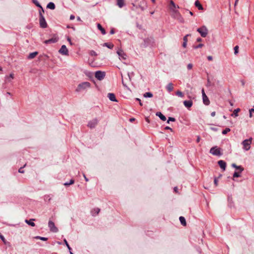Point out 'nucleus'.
Segmentation results:
<instances>
[{
  "label": "nucleus",
  "instance_id": "obj_1",
  "mask_svg": "<svg viewBox=\"0 0 254 254\" xmlns=\"http://www.w3.org/2000/svg\"><path fill=\"white\" fill-rule=\"evenodd\" d=\"M91 86L90 82L87 81L83 82L78 84L76 89L77 92H81L84 90H86L88 88H89Z\"/></svg>",
  "mask_w": 254,
  "mask_h": 254
},
{
  "label": "nucleus",
  "instance_id": "obj_2",
  "mask_svg": "<svg viewBox=\"0 0 254 254\" xmlns=\"http://www.w3.org/2000/svg\"><path fill=\"white\" fill-rule=\"evenodd\" d=\"M252 142V138L251 137L249 139H247L243 141L242 142V144L243 146V149L246 150L248 151L251 148V144Z\"/></svg>",
  "mask_w": 254,
  "mask_h": 254
},
{
  "label": "nucleus",
  "instance_id": "obj_3",
  "mask_svg": "<svg viewBox=\"0 0 254 254\" xmlns=\"http://www.w3.org/2000/svg\"><path fill=\"white\" fill-rule=\"evenodd\" d=\"M197 31L202 37H205L208 34V29L205 26H202L200 28H197Z\"/></svg>",
  "mask_w": 254,
  "mask_h": 254
},
{
  "label": "nucleus",
  "instance_id": "obj_4",
  "mask_svg": "<svg viewBox=\"0 0 254 254\" xmlns=\"http://www.w3.org/2000/svg\"><path fill=\"white\" fill-rule=\"evenodd\" d=\"M210 153L216 156H221L222 155L220 149L217 148V146L212 147L210 150Z\"/></svg>",
  "mask_w": 254,
  "mask_h": 254
},
{
  "label": "nucleus",
  "instance_id": "obj_5",
  "mask_svg": "<svg viewBox=\"0 0 254 254\" xmlns=\"http://www.w3.org/2000/svg\"><path fill=\"white\" fill-rule=\"evenodd\" d=\"M39 22L41 27L43 28H46L47 26V24L45 20V19L41 12H40V18H39Z\"/></svg>",
  "mask_w": 254,
  "mask_h": 254
},
{
  "label": "nucleus",
  "instance_id": "obj_6",
  "mask_svg": "<svg viewBox=\"0 0 254 254\" xmlns=\"http://www.w3.org/2000/svg\"><path fill=\"white\" fill-rule=\"evenodd\" d=\"M105 76V72L101 71H97L95 73V77L98 80H101L104 78Z\"/></svg>",
  "mask_w": 254,
  "mask_h": 254
},
{
  "label": "nucleus",
  "instance_id": "obj_7",
  "mask_svg": "<svg viewBox=\"0 0 254 254\" xmlns=\"http://www.w3.org/2000/svg\"><path fill=\"white\" fill-rule=\"evenodd\" d=\"M132 4L133 5V6L134 7H135L136 8H137L138 7H139L142 10H144L147 7L146 2L144 0H143L142 1L140 2V3L138 5V6L136 5L134 3H132Z\"/></svg>",
  "mask_w": 254,
  "mask_h": 254
},
{
  "label": "nucleus",
  "instance_id": "obj_8",
  "mask_svg": "<svg viewBox=\"0 0 254 254\" xmlns=\"http://www.w3.org/2000/svg\"><path fill=\"white\" fill-rule=\"evenodd\" d=\"M48 226L51 231L55 233L58 231V228L55 226V224L53 221L50 220L49 221Z\"/></svg>",
  "mask_w": 254,
  "mask_h": 254
},
{
  "label": "nucleus",
  "instance_id": "obj_9",
  "mask_svg": "<svg viewBox=\"0 0 254 254\" xmlns=\"http://www.w3.org/2000/svg\"><path fill=\"white\" fill-rule=\"evenodd\" d=\"M98 123L97 119H94L88 122V127L91 128H94Z\"/></svg>",
  "mask_w": 254,
  "mask_h": 254
},
{
  "label": "nucleus",
  "instance_id": "obj_10",
  "mask_svg": "<svg viewBox=\"0 0 254 254\" xmlns=\"http://www.w3.org/2000/svg\"><path fill=\"white\" fill-rule=\"evenodd\" d=\"M59 52L63 55H68V51L65 45H63Z\"/></svg>",
  "mask_w": 254,
  "mask_h": 254
},
{
  "label": "nucleus",
  "instance_id": "obj_11",
  "mask_svg": "<svg viewBox=\"0 0 254 254\" xmlns=\"http://www.w3.org/2000/svg\"><path fill=\"white\" fill-rule=\"evenodd\" d=\"M117 54L119 56L120 59L122 58L123 60L126 59L127 55L122 50H119L117 51Z\"/></svg>",
  "mask_w": 254,
  "mask_h": 254
},
{
  "label": "nucleus",
  "instance_id": "obj_12",
  "mask_svg": "<svg viewBox=\"0 0 254 254\" xmlns=\"http://www.w3.org/2000/svg\"><path fill=\"white\" fill-rule=\"evenodd\" d=\"M218 164L219 165L220 167L223 170L225 171L226 167V163L223 160H219L218 162Z\"/></svg>",
  "mask_w": 254,
  "mask_h": 254
},
{
  "label": "nucleus",
  "instance_id": "obj_13",
  "mask_svg": "<svg viewBox=\"0 0 254 254\" xmlns=\"http://www.w3.org/2000/svg\"><path fill=\"white\" fill-rule=\"evenodd\" d=\"M184 106L188 108H190L192 105V102L191 100H185L183 102Z\"/></svg>",
  "mask_w": 254,
  "mask_h": 254
},
{
  "label": "nucleus",
  "instance_id": "obj_14",
  "mask_svg": "<svg viewBox=\"0 0 254 254\" xmlns=\"http://www.w3.org/2000/svg\"><path fill=\"white\" fill-rule=\"evenodd\" d=\"M108 97L109 99L113 102H117V100L116 99V96L114 93H110L108 94Z\"/></svg>",
  "mask_w": 254,
  "mask_h": 254
},
{
  "label": "nucleus",
  "instance_id": "obj_15",
  "mask_svg": "<svg viewBox=\"0 0 254 254\" xmlns=\"http://www.w3.org/2000/svg\"><path fill=\"white\" fill-rule=\"evenodd\" d=\"M100 211V209L99 208H94L91 211V213L92 216H95L98 214Z\"/></svg>",
  "mask_w": 254,
  "mask_h": 254
},
{
  "label": "nucleus",
  "instance_id": "obj_16",
  "mask_svg": "<svg viewBox=\"0 0 254 254\" xmlns=\"http://www.w3.org/2000/svg\"><path fill=\"white\" fill-rule=\"evenodd\" d=\"M156 115L159 117V118L163 121H165L166 120V117L160 112H157Z\"/></svg>",
  "mask_w": 254,
  "mask_h": 254
},
{
  "label": "nucleus",
  "instance_id": "obj_17",
  "mask_svg": "<svg viewBox=\"0 0 254 254\" xmlns=\"http://www.w3.org/2000/svg\"><path fill=\"white\" fill-rule=\"evenodd\" d=\"M203 102L205 105H208L210 104V101L206 95L203 96L202 97Z\"/></svg>",
  "mask_w": 254,
  "mask_h": 254
},
{
  "label": "nucleus",
  "instance_id": "obj_18",
  "mask_svg": "<svg viewBox=\"0 0 254 254\" xmlns=\"http://www.w3.org/2000/svg\"><path fill=\"white\" fill-rule=\"evenodd\" d=\"M190 36V34L186 35L183 38L184 42L183 43V47L184 48H186L187 47V42H188V37Z\"/></svg>",
  "mask_w": 254,
  "mask_h": 254
},
{
  "label": "nucleus",
  "instance_id": "obj_19",
  "mask_svg": "<svg viewBox=\"0 0 254 254\" xmlns=\"http://www.w3.org/2000/svg\"><path fill=\"white\" fill-rule=\"evenodd\" d=\"M194 5L196 7H197V8L199 10H203V6H202V5L200 4V3L199 2V1L198 0H197L195 1Z\"/></svg>",
  "mask_w": 254,
  "mask_h": 254
},
{
  "label": "nucleus",
  "instance_id": "obj_20",
  "mask_svg": "<svg viewBox=\"0 0 254 254\" xmlns=\"http://www.w3.org/2000/svg\"><path fill=\"white\" fill-rule=\"evenodd\" d=\"M171 9L174 12V16L176 18H179V17H181V15L179 13V12L176 9H173L172 8H171Z\"/></svg>",
  "mask_w": 254,
  "mask_h": 254
},
{
  "label": "nucleus",
  "instance_id": "obj_21",
  "mask_svg": "<svg viewBox=\"0 0 254 254\" xmlns=\"http://www.w3.org/2000/svg\"><path fill=\"white\" fill-rule=\"evenodd\" d=\"M97 28L101 32L103 35H105L106 32L105 30L102 27L101 25L99 23L97 24Z\"/></svg>",
  "mask_w": 254,
  "mask_h": 254
},
{
  "label": "nucleus",
  "instance_id": "obj_22",
  "mask_svg": "<svg viewBox=\"0 0 254 254\" xmlns=\"http://www.w3.org/2000/svg\"><path fill=\"white\" fill-rule=\"evenodd\" d=\"M117 5L120 8L123 7L125 5L124 0H117Z\"/></svg>",
  "mask_w": 254,
  "mask_h": 254
},
{
  "label": "nucleus",
  "instance_id": "obj_23",
  "mask_svg": "<svg viewBox=\"0 0 254 254\" xmlns=\"http://www.w3.org/2000/svg\"><path fill=\"white\" fill-rule=\"evenodd\" d=\"M166 89L169 92L172 91L173 90L174 87L172 83H169L167 86H166Z\"/></svg>",
  "mask_w": 254,
  "mask_h": 254
},
{
  "label": "nucleus",
  "instance_id": "obj_24",
  "mask_svg": "<svg viewBox=\"0 0 254 254\" xmlns=\"http://www.w3.org/2000/svg\"><path fill=\"white\" fill-rule=\"evenodd\" d=\"M38 53L37 52H34L33 53H31L28 56V59H32L34 58L37 55Z\"/></svg>",
  "mask_w": 254,
  "mask_h": 254
},
{
  "label": "nucleus",
  "instance_id": "obj_25",
  "mask_svg": "<svg viewBox=\"0 0 254 254\" xmlns=\"http://www.w3.org/2000/svg\"><path fill=\"white\" fill-rule=\"evenodd\" d=\"M34 220V219H30L29 220H25V222L29 225L34 227L35 226V224L33 222Z\"/></svg>",
  "mask_w": 254,
  "mask_h": 254
},
{
  "label": "nucleus",
  "instance_id": "obj_26",
  "mask_svg": "<svg viewBox=\"0 0 254 254\" xmlns=\"http://www.w3.org/2000/svg\"><path fill=\"white\" fill-rule=\"evenodd\" d=\"M47 7L51 9H54L55 8V5L53 2H50L47 4Z\"/></svg>",
  "mask_w": 254,
  "mask_h": 254
},
{
  "label": "nucleus",
  "instance_id": "obj_27",
  "mask_svg": "<svg viewBox=\"0 0 254 254\" xmlns=\"http://www.w3.org/2000/svg\"><path fill=\"white\" fill-rule=\"evenodd\" d=\"M179 220L182 225H183V226L186 225V221L184 217L180 216L179 218Z\"/></svg>",
  "mask_w": 254,
  "mask_h": 254
},
{
  "label": "nucleus",
  "instance_id": "obj_28",
  "mask_svg": "<svg viewBox=\"0 0 254 254\" xmlns=\"http://www.w3.org/2000/svg\"><path fill=\"white\" fill-rule=\"evenodd\" d=\"M103 46L107 47L109 49H112L114 47V45L112 43H105L103 44Z\"/></svg>",
  "mask_w": 254,
  "mask_h": 254
},
{
  "label": "nucleus",
  "instance_id": "obj_29",
  "mask_svg": "<svg viewBox=\"0 0 254 254\" xmlns=\"http://www.w3.org/2000/svg\"><path fill=\"white\" fill-rule=\"evenodd\" d=\"M143 96L145 98H151L153 97V94L151 92H146L144 94Z\"/></svg>",
  "mask_w": 254,
  "mask_h": 254
},
{
  "label": "nucleus",
  "instance_id": "obj_30",
  "mask_svg": "<svg viewBox=\"0 0 254 254\" xmlns=\"http://www.w3.org/2000/svg\"><path fill=\"white\" fill-rule=\"evenodd\" d=\"M170 3L172 6V7L171 8H172L173 9H176V8H179V6L176 5L175 4V3H174V2L172 0L170 1Z\"/></svg>",
  "mask_w": 254,
  "mask_h": 254
},
{
  "label": "nucleus",
  "instance_id": "obj_31",
  "mask_svg": "<svg viewBox=\"0 0 254 254\" xmlns=\"http://www.w3.org/2000/svg\"><path fill=\"white\" fill-rule=\"evenodd\" d=\"M74 180L71 179L69 182H66V183H64V185L65 186H68L73 184L74 183Z\"/></svg>",
  "mask_w": 254,
  "mask_h": 254
},
{
  "label": "nucleus",
  "instance_id": "obj_32",
  "mask_svg": "<svg viewBox=\"0 0 254 254\" xmlns=\"http://www.w3.org/2000/svg\"><path fill=\"white\" fill-rule=\"evenodd\" d=\"M34 238L36 239H40V240L44 241H46L48 240L47 238L42 237H40V236H36L34 237Z\"/></svg>",
  "mask_w": 254,
  "mask_h": 254
},
{
  "label": "nucleus",
  "instance_id": "obj_33",
  "mask_svg": "<svg viewBox=\"0 0 254 254\" xmlns=\"http://www.w3.org/2000/svg\"><path fill=\"white\" fill-rule=\"evenodd\" d=\"M240 111V109L239 108H237L235 110H234L233 114H232V116L233 115L235 116V117H237L238 116V112Z\"/></svg>",
  "mask_w": 254,
  "mask_h": 254
},
{
  "label": "nucleus",
  "instance_id": "obj_34",
  "mask_svg": "<svg viewBox=\"0 0 254 254\" xmlns=\"http://www.w3.org/2000/svg\"><path fill=\"white\" fill-rule=\"evenodd\" d=\"M231 129L230 128H228V127H227L224 130H223L222 132V133L223 134H227L228 132L230 131Z\"/></svg>",
  "mask_w": 254,
  "mask_h": 254
},
{
  "label": "nucleus",
  "instance_id": "obj_35",
  "mask_svg": "<svg viewBox=\"0 0 254 254\" xmlns=\"http://www.w3.org/2000/svg\"><path fill=\"white\" fill-rule=\"evenodd\" d=\"M240 172L239 171V172H235L233 174V177L234 178H238V177H241V175H240Z\"/></svg>",
  "mask_w": 254,
  "mask_h": 254
},
{
  "label": "nucleus",
  "instance_id": "obj_36",
  "mask_svg": "<svg viewBox=\"0 0 254 254\" xmlns=\"http://www.w3.org/2000/svg\"><path fill=\"white\" fill-rule=\"evenodd\" d=\"M176 94L177 96H179L180 97H182V98L184 97V94L182 92H181L180 91H177L176 93Z\"/></svg>",
  "mask_w": 254,
  "mask_h": 254
},
{
  "label": "nucleus",
  "instance_id": "obj_37",
  "mask_svg": "<svg viewBox=\"0 0 254 254\" xmlns=\"http://www.w3.org/2000/svg\"><path fill=\"white\" fill-rule=\"evenodd\" d=\"M236 169L237 170H239L240 173L242 172L244 170V168L242 167L241 166H237Z\"/></svg>",
  "mask_w": 254,
  "mask_h": 254
},
{
  "label": "nucleus",
  "instance_id": "obj_38",
  "mask_svg": "<svg viewBox=\"0 0 254 254\" xmlns=\"http://www.w3.org/2000/svg\"><path fill=\"white\" fill-rule=\"evenodd\" d=\"M54 42H55V41L53 39H50L46 40L45 41V43H46V44H49V43H54Z\"/></svg>",
  "mask_w": 254,
  "mask_h": 254
},
{
  "label": "nucleus",
  "instance_id": "obj_39",
  "mask_svg": "<svg viewBox=\"0 0 254 254\" xmlns=\"http://www.w3.org/2000/svg\"><path fill=\"white\" fill-rule=\"evenodd\" d=\"M64 243H65V244L66 245V247H67L68 249L69 250V251H71V248L70 247L69 245H68L66 239H64Z\"/></svg>",
  "mask_w": 254,
  "mask_h": 254
},
{
  "label": "nucleus",
  "instance_id": "obj_40",
  "mask_svg": "<svg viewBox=\"0 0 254 254\" xmlns=\"http://www.w3.org/2000/svg\"><path fill=\"white\" fill-rule=\"evenodd\" d=\"M176 121V119L174 118L173 117H169L168 120L167 121V123L169 124L170 121L171 122H175Z\"/></svg>",
  "mask_w": 254,
  "mask_h": 254
},
{
  "label": "nucleus",
  "instance_id": "obj_41",
  "mask_svg": "<svg viewBox=\"0 0 254 254\" xmlns=\"http://www.w3.org/2000/svg\"><path fill=\"white\" fill-rule=\"evenodd\" d=\"M33 2L36 4V6L40 7H42L41 5L37 0H33Z\"/></svg>",
  "mask_w": 254,
  "mask_h": 254
},
{
  "label": "nucleus",
  "instance_id": "obj_42",
  "mask_svg": "<svg viewBox=\"0 0 254 254\" xmlns=\"http://www.w3.org/2000/svg\"><path fill=\"white\" fill-rule=\"evenodd\" d=\"M249 112H250L249 116L250 118H252L253 117V115H252L253 112L254 113V108L251 109L249 110Z\"/></svg>",
  "mask_w": 254,
  "mask_h": 254
},
{
  "label": "nucleus",
  "instance_id": "obj_43",
  "mask_svg": "<svg viewBox=\"0 0 254 254\" xmlns=\"http://www.w3.org/2000/svg\"><path fill=\"white\" fill-rule=\"evenodd\" d=\"M25 166H26V164H25V165H24V166H23V167L20 168L19 169V170H18V172H19V173H23L24 172V170H23V168H24Z\"/></svg>",
  "mask_w": 254,
  "mask_h": 254
},
{
  "label": "nucleus",
  "instance_id": "obj_44",
  "mask_svg": "<svg viewBox=\"0 0 254 254\" xmlns=\"http://www.w3.org/2000/svg\"><path fill=\"white\" fill-rule=\"evenodd\" d=\"M238 49H239L238 46H236L234 47V53H235V54H237L238 53Z\"/></svg>",
  "mask_w": 254,
  "mask_h": 254
},
{
  "label": "nucleus",
  "instance_id": "obj_45",
  "mask_svg": "<svg viewBox=\"0 0 254 254\" xmlns=\"http://www.w3.org/2000/svg\"><path fill=\"white\" fill-rule=\"evenodd\" d=\"M0 239L3 241V242L4 243H6V241H5V239L4 238V237L0 234Z\"/></svg>",
  "mask_w": 254,
  "mask_h": 254
},
{
  "label": "nucleus",
  "instance_id": "obj_46",
  "mask_svg": "<svg viewBox=\"0 0 254 254\" xmlns=\"http://www.w3.org/2000/svg\"><path fill=\"white\" fill-rule=\"evenodd\" d=\"M192 64H188L187 65V68L189 70H190L192 68Z\"/></svg>",
  "mask_w": 254,
  "mask_h": 254
},
{
  "label": "nucleus",
  "instance_id": "obj_47",
  "mask_svg": "<svg viewBox=\"0 0 254 254\" xmlns=\"http://www.w3.org/2000/svg\"><path fill=\"white\" fill-rule=\"evenodd\" d=\"M203 46V44H200L198 45L197 46L194 47V48L195 49L200 48H201Z\"/></svg>",
  "mask_w": 254,
  "mask_h": 254
},
{
  "label": "nucleus",
  "instance_id": "obj_48",
  "mask_svg": "<svg viewBox=\"0 0 254 254\" xmlns=\"http://www.w3.org/2000/svg\"><path fill=\"white\" fill-rule=\"evenodd\" d=\"M165 129H166V130H170L172 131V128H171V127H168V126H167V127H165Z\"/></svg>",
  "mask_w": 254,
  "mask_h": 254
},
{
  "label": "nucleus",
  "instance_id": "obj_49",
  "mask_svg": "<svg viewBox=\"0 0 254 254\" xmlns=\"http://www.w3.org/2000/svg\"><path fill=\"white\" fill-rule=\"evenodd\" d=\"M214 184H215V186H217V185H218V181H217V179L216 178L214 179Z\"/></svg>",
  "mask_w": 254,
  "mask_h": 254
},
{
  "label": "nucleus",
  "instance_id": "obj_50",
  "mask_svg": "<svg viewBox=\"0 0 254 254\" xmlns=\"http://www.w3.org/2000/svg\"><path fill=\"white\" fill-rule=\"evenodd\" d=\"M207 59L208 61H212L213 59V58L212 56H209L207 57Z\"/></svg>",
  "mask_w": 254,
  "mask_h": 254
},
{
  "label": "nucleus",
  "instance_id": "obj_51",
  "mask_svg": "<svg viewBox=\"0 0 254 254\" xmlns=\"http://www.w3.org/2000/svg\"><path fill=\"white\" fill-rule=\"evenodd\" d=\"M69 18L70 20H73L75 18V16L73 15H71Z\"/></svg>",
  "mask_w": 254,
  "mask_h": 254
},
{
  "label": "nucleus",
  "instance_id": "obj_52",
  "mask_svg": "<svg viewBox=\"0 0 254 254\" xmlns=\"http://www.w3.org/2000/svg\"><path fill=\"white\" fill-rule=\"evenodd\" d=\"M136 100L139 101V105L140 106H142V103L141 102V100L139 98H136Z\"/></svg>",
  "mask_w": 254,
  "mask_h": 254
},
{
  "label": "nucleus",
  "instance_id": "obj_53",
  "mask_svg": "<svg viewBox=\"0 0 254 254\" xmlns=\"http://www.w3.org/2000/svg\"><path fill=\"white\" fill-rule=\"evenodd\" d=\"M67 40L68 41V42H69L70 45L72 44V43H71V39H70V38L69 37H68Z\"/></svg>",
  "mask_w": 254,
  "mask_h": 254
},
{
  "label": "nucleus",
  "instance_id": "obj_54",
  "mask_svg": "<svg viewBox=\"0 0 254 254\" xmlns=\"http://www.w3.org/2000/svg\"><path fill=\"white\" fill-rule=\"evenodd\" d=\"M122 84L124 85V86L127 87V86L126 84L125 83V82L124 81V80L123 78H122Z\"/></svg>",
  "mask_w": 254,
  "mask_h": 254
},
{
  "label": "nucleus",
  "instance_id": "obj_55",
  "mask_svg": "<svg viewBox=\"0 0 254 254\" xmlns=\"http://www.w3.org/2000/svg\"><path fill=\"white\" fill-rule=\"evenodd\" d=\"M237 166V165L235 163H233L232 164V167H233V168H236Z\"/></svg>",
  "mask_w": 254,
  "mask_h": 254
},
{
  "label": "nucleus",
  "instance_id": "obj_56",
  "mask_svg": "<svg viewBox=\"0 0 254 254\" xmlns=\"http://www.w3.org/2000/svg\"><path fill=\"white\" fill-rule=\"evenodd\" d=\"M211 116L212 117H214L215 116V112H212L211 113Z\"/></svg>",
  "mask_w": 254,
  "mask_h": 254
},
{
  "label": "nucleus",
  "instance_id": "obj_57",
  "mask_svg": "<svg viewBox=\"0 0 254 254\" xmlns=\"http://www.w3.org/2000/svg\"><path fill=\"white\" fill-rule=\"evenodd\" d=\"M83 177L85 179V180L86 182H88L89 180L88 179L86 178V177L85 176V174H83Z\"/></svg>",
  "mask_w": 254,
  "mask_h": 254
},
{
  "label": "nucleus",
  "instance_id": "obj_58",
  "mask_svg": "<svg viewBox=\"0 0 254 254\" xmlns=\"http://www.w3.org/2000/svg\"><path fill=\"white\" fill-rule=\"evenodd\" d=\"M202 96H203L206 95L205 94V92H204V89H202Z\"/></svg>",
  "mask_w": 254,
  "mask_h": 254
},
{
  "label": "nucleus",
  "instance_id": "obj_59",
  "mask_svg": "<svg viewBox=\"0 0 254 254\" xmlns=\"http://www.w3.org/2000/svg\"><path fill=\"white\" fill-rule=\"evenodd\" d=\"M114 33H115V31H114V29H112V30L110 31V34H114Z\"/></svg>",
  "mask_w": 254,
  "mask_h": 254
},
{
  "label": "nucleus",
  "instance_id": "obj_60",
  "mask_svg": "<svg viewBox=\"0 0 254 254\" xmlns=\"http://www.w3.org/2000/svg\"><path fill=\"white\" fill-rule=\"evenodd\" d=\"M174 191H175V192H178V188H177V187H175V188H174Z\"/></svg>",
  "mask_w": 254,
  "mask_h": 254
},
{
  "label": "nucleus",
  "instance_id": "obj_61",
  "mask_svg": "<svg viewBox=\"0 0 254 254\" xmlns=\"http://www.w3.org/2000/svg\"><path fill=\"white\" fill-rule=\"evenodd\" d=\"M91 54H92V55H96L95 52H94V51H92L91 52Z\"/></svg>",
  "mask_w": 254,
  "mask_h": 254
},
{
  "label": "nucleus",
  "instance_id": "obj_62",
  "mask_svg": "<svg viewBox=\"0 0 254 254\" xmlns=\"http://www.w3.org/2000/svg\"><path fill=\"white\" fill-rule=\"evenodd\" d=\"M196 40H197V42H201L202 39L200 38H198Z\"/></svg>",
  "mask_w": 254,
  "mask_h": 254
},
{
  "label": "nucleus",
  "instance_id": "obj_63",
  "mask_svg": "<svg viewBox=\"0 0 254 254\" xmlns=\"http://www.w3.org/2000/svg\"><path fill=\"white\" fill-rule=\"evenodd\" d=\"M134 120H135V119H134V118H131V119H129V121H130V122H133V121H134Z\"/></svg>",
  "mask_w": 254,
  "mask_h": 254
},
{
  "label": "nucleus",
  "instance_id": "obj_64",
  "mask_svg": "<svg viewBox=\"0 0 254 254\" xmlns=\"http://www.w3.org/2000/svg\"><path fill=\"white\" fill-rule=\"evenodd\" d=\"M242 84L244 86L245 85V81L244 80L241 81Z\"/></svg>",
  "mask_w": 254,
  "mask_h": 254
}]
</instances>
